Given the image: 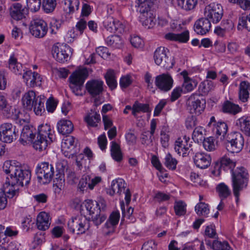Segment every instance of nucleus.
I'll return each mask as SVG.
<instances>
[{
    "label": "nucleus",
    "mask_w": 250,
    "mask_h": 250,
    "mask_svg": "<svg viewBox=\"0 0 250 250\" xmlns=\"http://www.w3.org/2000/svg\"><path fill=\"white\" fill-rule=\"evenodd\" d=\"M250 84L247 81H243L240 83L239 87V98L243 102L248 101L249 97V90Z\"/></svg>",
    "instance_id": "obj_31"
},
{
    "label": "nucleus",
    "mask_w": 250,
    "mask_h": 250,
    "mask_svg": "<svg viewBox=\"0 0 250 250\" xmlns=\"http://www.w3.org/2000/svg\"><path fill=\"white\" fill-rule=\"evenodd\" d=\"M226 148L231 153H238L243 148L244 140L242 134L238 132H233L228 134L225 140Z\"/></svg>",
    "instance_id": "obj_5"
},
{
    "label": "nucleus",
    "mask_w": 250,
    "mask_h": 250,
    "mask_svg": "<svg viewBox=\"0 0 250 250\" xmlns=\"http://www.w3.org/2000/svg\"><path fill=\"white\" fill-rule=\"evenodd\" d=\"M51 143L49 142L47 139L42 138V137L38 138L37 135L36 139L33 143V147L36 150L42 151L46 148L48 144Z\"/></svg>",
    "instance_id": "obj_42"
},
{
    "label": "nucleus",
    "mask_w": 250,
    "mask_h": 250,
    "mask_svg": "<svg viewBox=\"0 0 250 250\" xmlns=\"http://www.w3.org/2000/svg\"><path fill=\"white\" fill-rule=\"evenodd\" d=\"M101 120L100 114L96 111L91 110L90 112L84 117V121L87 125L92 127H96L97 124Z\"/></svg>",
    "instance_id": "obj_32"
},
{
    "label": "nucleus",
    "mask_w": 250,
    "mask_h": 250,
    "mask_svg": "<svg viewBox=\"0 0 250 250\" xmlns=\"http://www.w3.org/2000/svg\"><path fill=\"white\" fill-rule=\"evenodd\" d=\"M92 220L94 223L96 225L98 226L102 223L106 218V216L103 213L95 214L92 217Z\"/></svg>",
    "instance_id": "obj_59"
},
{
    "label": "nucleus",
    "mask_w": 250,
    "mask_h": 250,
    "mask_svg": "<svg viewBox=\"0 0 250 250\" xmlns=\"http://www.w3.org/2000/svg\"><path fill=\"white\" fill-rule=\"evenodd\" d=\"M103 82L99 80L88 81L86 84V88L89 93L95 97L101 93L103 90Z\"/></svg>",
    "instance_id": "obj_23"
},
{
    "label": "nucleus",
    "mask_w": 250,
    "mask_h": 250,
    "mask_svg": "<svg viewBox=\"0 0 250 250\" xmlns=\"http://www.w3.org/2000/svg\"><path fill=\"white\" fill-rule=\"evenodd\" d=\"M142 250H156V245L152 240L147 241L144 244Z\"/></svg>",
    "instance_id": "obj_64"
},
{
    "label": "nucleus",
    "mask_w": 250,
    "mask_h": 250,
    "mask_svg": "<svg viewBox=\"0 0 250 250\" xmlns=\"http://www.w3.org/2000/svg\"><path fill=\"white\" fill-rule=\"evenodd\" d=\"M183 91V89L180 87H177L174 88L171 94L170 100L171 102H174L177 100L181 95Z\"/></svg>",
    "instance_id": "obj_60"
},
{
    "label": "nucleus",
    "mask_w": 250,
    "mask_h": 250,
    "mask_svg": "<svg viewBox=\"0 0 250 250\" xmlns=\"http://www.w3.org/2000/svg\"><path fill=\"white\" fill-rule=\"evenodd\" d=\"M204 15L211 22L217 23L223 15V7L220 4L211 3L205 7Z\"/></svg>",
    "instance_id": "obj_9"
},
{
    "label": "nucleus",
    "mask_w": 250,
    "mask_h": 250,
    "mask_svg": "<svg viewBox=\"0 0 250 250\" xmlns=\"http://www.w3.org/2000/svg\"><path fill=\"white\" fill-rule=\"evenodd\" d=\"M196 85L197 83L190 79L184 81L182 84V89L184 92H188L191 91L196 86Z\"/></svg>",
    "instance_id": "obj_54"
},
{
    "label": "nucleus",
    "mask_w": 250,
    "mask_h": 250,
    "mask_svg": "<svg viewBox=\"0 0 250 250\" xmlns=\"http://www.w3.org/2000/svg\"><path fill=\"white\" fill-rule=\"evenodd\" d=\"M221 26L226 32H230L233 30L234 28V24L231 21H223L221 23Z\"/></svg>",
    "instance_id": "obj_61"
},
{
    "label": "nucleus",
    "mask_w": 250,
    "mask_h": 250,
    "mask_svg": "<svg viewBox=\"0 0 250 250\" xmlns=\"http://www.w3.org/2000/svg\"><path fill=\"white\" fill-rule=\"evenodd\" d=\"M167 49L164 47L157 48L154 53L155 63L166 69L172 67L173 62L167 55Z\"/></svg>",
    "instance_id": "obj_13"
},
{
    "label": "nucleus",
    "mask_w": 250,
    "mask_h": 250,
    "mask_svg": "<svg viewBox=\"0 0 250 250\" xmlns=\"http://www.w3.org/2000/svg\"><path fill=\"white\" fill-rule=\"evenodd\" d=\"M165 160L164 164L167 168L171 170L176 169L177 161L173 158L170 154L168 153L166 155Z\"/></svg>",
    "instance_id": "obj_51"
},
{
    "label": "nucleus",
    "mask_w": 250,
    "mask_h": 250,
    "mask_svg": "<svg viewBox=\"0 0 250 250\" xmlns=\"http://www.w3.org/2000/svg\"><path fill=\"white\" fill-rule=\"evenodd\" d=\"M150 111V110L148 104H141L136 101L132 106V114L135 117L140 112H149Z\"/></svg>",
    "instance_id": "obj_40"
},
{
    "label": "nucleus",
    "mask_w": 250,
    "mask_h": 250,
    "mask_svg": "<svg viewBox=\"0 0 250 250\" xmlns=\"http://www.w3.org/2000/svg\"><path fill=\"white\" fill-rule=\"evenodd\" d=\"M50 224L49 214L45 212H41L39 214L37 218V226L38 229L45 230L49 228Z\"/></svg>",
    "instance_id": "obj_27"
},
{
    "label": "nucleus",
    "mask_w": 250,
    "mask_h": 250,
    "mask_svg": "<svg viewBox=\"0 0 250 250\" xmlns=\"http://www.w3.org/2000/svg\"><path fill=\"white\" fill-rule=\"evenodd\" d=\"M2 168L8 175L3 188L0 189V210L4 209L7 206L6 197L12 198L17 196L20 188L27 186L31 177V170L29 168L17 165L13 161H5Z\"/></svg>",
    "instance_id": "obj_1"
},
{
    "label": "nucleus",
    "mask_w": 250,
    "mask_h": 250,
    "mask_svg": "<svg viewBox=\"0 0 250 250\" xmlns=\"http://www.w3.org/2000/svg\"><path fill=\"white\" fill-rule=\"evenodd\" d=\"M9 68L16 75H21L23 71L21 64L18 63L14 56H11L9 60Z\"/></svg>",
    "instance_id": "obj_39"
},
{
    "label": "nucleus",
    "mask_w": 250,
    "mask_h": 250,
    "mask_svg": "<svg viewBox=\"0 0 250 250\" xmlns=\"http://www.w3.org/2000/svg\"><path fill=\"white\" fill-rule=\"evenodd\" d=\"M36 133V129L32 126L26 125L22 129L20 142L24 144L27 141H33Z\"/></svg>",
    "instance_id": "obj_25"
},
{
    "label": "nucleus",
    "mask_w": 250,
    "mask_h": 250,
    "mask_svg": "<svg viewBox=\"0 0 250 250\" xmlns=\"http://www.w3.org/2000/svg\"><path fill=\"white\" fill-rule=\"evenodd\" d=\"M83 204L90 215L92 216L100 213V207L97 201L87 199L84 201Z\"/></svg>",
    "instance_id": "obj_33"
},
{
    "label": "nucleus",
    "mask_w": 250,
    "mask_h": 250,
    "mask_svg": "<svg viewBox=\"0 0 250 250\" xmlns=\"http://www.w3.org/2000/svg\"><path fill=\"white\" fill-rule=\"evenodd\" d=\"M68 229L72 233L83 234L89 228V222L84 216H78L68 222Z\"/></svg>",
    "instance_id": "obj_7"
},
{
    "label": "nucleus",
    "mask_w": 250,
    "mask_h": 250,
    "mask_svg": "<svg viewBox=\"0 0 250 250\" xmlns=\"http://www.w3.org/2000/svg\"><path fill=\"white\" fill-rule=\"evenodd\" d=\"M136 2L140 8V12H144L149 10L150 2L148 0H136Z\"/></svg>",
    "instance_id": "obj_57"
},
{
    "label": "nucleus",
    "mask_w": 250,
    "mask_h": 250,
    "mask_svg": "<svg viewBox=\"0 0 250 250\" xmlns=\"http://www.w3.org/2000/svg\"><path fill=\"white\" fill-rule=\"evenodd\" d=\"M235 4L238 5L241 9L244 10L250 9V0H237L235 1Z\"/></svg>",
    "instance_id": "obj_63"
},
{
    "label": "nucleus",
    "mask_w": 250,
    "mask_h": 250,
    "mask_svg": "<svg viewBox=\"0 0 250 250\" xmlns=\"http://www.w3.org/2000/svg\"><path fill=\"white\" fill-rule=\"evenodd\" d=\"M186 205L182 201L176 202L174 205L175 213L178 216L184 215L186 212Z\"/></svg>",
    "instance_id": "obj_55"
},
{
    "label": "nucleus",
    "mask_w": 250,
    "mask_h": 250,
    "mask_svg": "<svg viewBox=\"0 0 250 250\" xmlns=\"http://www.w3.org/2000/svg\"><path fill=\"white\" fill-rule=\"evenodd\" d=\"M140 13V19L142 25L147 29L153 28L155 25L156 21L151 12L149 10Z\"/></svg>",
    "instance_id": "obj_26"
},
{
    "label": "nucleus",
    "mask_w": 250,
    "mask_h": 250,
    "mask_svg": "<svg viewBox=\"0 0 250 250\" xmlns=\"http://www.w3.org/2000/svg\"><path fill=\"white\" fill-rule=\"evenodd\" d=\"M203 145L205 149L208 151H212L215 149V145L212 137H208L204 139Z\"/></svg>",
    "instance_id": "obj_56"
},
{
    "label": "nucleus",
    "mask_w": 250,
    "mask_h": 250,
    "mask_svg": "<svg viewBox=\"0 0 250 250\" xmlns=\"http://www.w3.org/2000/svg\"><path fill=\"white\" fill-rule=\"evenodd\" d=\"M18 233V230L16 228L12 226L7 227L4 230V235L7 237H15Z\"/></svg>",
    "instance_id": "obj_58"
},
{
    "label": "nucleus",
    "mask_w": 250,
    "mask_h": 250,
    "mask_svg": "<svg viewBox=\"0 0 250 250\" xmlns=\"http://www.w3.org/2000/svg\"><path fill=\"white\" fill-rule=\"evenodd\" d=\"M28 8L33 12L39 10L41 6V0H26Z\"/></svg>",
    "instance_id": "obj_53"
},
{
    "label": "nucleus",
    "mask_w": 250,
    "mask_h": 250,
    "mask_svg": "<svg viewBox=\"0 0 250 250\" xmlns=\"http://www.w3.org/2000/svg\"><path fill=\"white\" fill-rule=\"evenodd\" d=\"M185 124L188 129H192L196 125V117L193 115L187 117Z\"/></svg>",
    "instance_id": "obj_62"
},
{
    "label": "nucleus",
    "mask_w": 250,
    "mask_h": 250,
    "mask_svg": "<svg viewBox=\"0 0 250 250\" xmlns=\"http://www.w3.org/2000/svg\"><path fill=\"white\" fill-rule=\"evenodd\" d=\"M111 155L112 158L117 162H120L123 159V155L120 146L115 141L111 142Z\"/></svg>",
    "instance_id": "obj_37"
},
{
    "label": "nucleus",
    "mask_w": 250,
    "mask_h": 250,
    "mask_svg": "<svg viewBox=\"0 0 250 250\" xmlns=\"http://www.w3.org/2000/svg\"><path fill=\"white\" fill-rule=\"evenodd\" d=\"M222 110L224 113L234 115L241 112L242 108L238 104L227 101L223 104Z\"/></svg>",
    "instance_id": "obj_30"
},
{
    "label": "nucleus",
    "mask_w": 250,
    "mask_h": 250,
    "mask_svg": "<svg viewBox=\"0 0 250 250\" xmlns=\"http://www.w3.org/2000/svg\"><path fill=\"white\" fill-rule=\"evenodd\" d=\"M217 190L218 192L219 196L222 199L227 198L231 193L228 187L224 183L219 184L217 187Z\"/></svg>",
    "instance_id": "obj_49"
},
{
    "label": "nucleus",
    "mask_w": 250,
    "mask_h": 250,
    "mask_svg": "<svg viewBox=\"0 0 250 250\" xmlns=\"http://www.w3.org/2000/svg\"><path fill=\"white\" fill-rule=\"evenodd\" d=\"M18 133V130L12 124H3L0 126V140L4 143H10L16 139Z\"/></svg>",
    "instance_id": "obj_12"
},
{
    "label": "nucleus",
    "mask_w": 250,
    "mask_h": 250,
    "mask_svg": "<svg viewBox=\"0 0 250 250\" xmlns=\"http://www.w3.org/2000/svg\"><path fill=\"white\" fill-rule=\"evenodd\" d=\"M45 100L42 99L41 96L36 97V94L33 90L26 92L22 98V103L24 107L31 110L33 109L34 112L37 115H41L45 111L44 103Z\"/></svg>",
    "instance_id": "obj_2"
},
{
    "label": "nucleus",
    "mask_w": 250,
    "mask_h": 250,
    "mask_svg": "<svg viewBox=\"0 0 250 250\" xmlns=\"http://www.w3.org/2000/svg\"><path fill=\"white\" fill-rule=\"evenodd\" d=\"M101 181V178L100 177H96L91 179L89 175H84L81 179L78 186V188L82 192L87 190L88 188L92 190Z\"/></svg>",
    "instance_id": "obj_18"
},
{
    "label": "nucleus",
    "mask_w": 250,
    "mask_h": 250,
    "mask_svg": "<svg viewBox=\"0 0 250 250\" xmlns=\"http://www.w3.org/2000/svg\"><path fill=\"white\" fill-rule=\"evenodd\" d=\"M177 6L186 11L193 10L198 3V0H176Z\"/></svg>",
    "instance_id": "obj_34"
},
{
    "label": "nucleus",
    "mask_w": 250,
    "mask_h": 250,
    "mask_svg": "<svg viewBox=\"0 0 250 250\" xmlns=\"http://www.w3.org/2000/svg\"><path fill=\"white\" fill-rule=\"evenodd\" d=\"M28 13V9L23 7L20 3L13 4L10 8V14L11 17L17 21L22 20Z\"/></svg>",
    "instance_id": "obj_21"
},
{
    "label": "nucleus",
    "mask_w": 250,
    "mask_h": 250,
    "mask_svg": "<svg viewBox=\"0 0 250 250\" xmlns=\"http://www.w3.org/2000/svg\"><path fill=\"white\" fill-rule=\"evenodd\" d=\"M56 5V0H43V8L46 13L52 12L55 9Z\"/></svg>",
    "instance_id": "obj_50"
},
{
    "label": "nucleus",
    "mask_w": 250,
    "mask_h": 250,
    "mask_svg": "<svg viewBox=\"0 0 250 250\" xmlns=\"http://www.w3.org/2000/svg\"><path fill=\"white\" fill-rule=\"evenodd\" d=\"M189 138L184 136L183 138H178L175 143V150L179 155L186 157L192 151L191 148V144L189 143Z\"/></svg>",
    "instance_id": "obj_15"
},
{
    "label": "nucleus",
    "mask_w": 250,
    "mask_h": 250,
    "mask_svg": "<svg viewBox=\"0 0 250 250\" xmlns=\"http://www.w3.org/2000/svg\"><path fill=\"white\" fill-rule=\"evenodd\" d=\"M48 31L47 24L44 21L41 19L32 20L29 25V31L35 38H42Z\"/></svg>",
    "instance_id": "obj_11"
},
{
    "label": "nucleus",
    "mask_w": 250,
    "mask_h": 250,
    "mask_svg": "<svg viewBox=\"0 0 250 250\" xmlns=\"http://www.w3.org/2000/svg\"><path fill=\"white\" fill-rule=\"evenodd\" d=\"M22 78L26 85L28 87H34L41 85L42 78L36 72H32L31 70L26 71L23 73Z\"/></svg>",
    "instance_id": "obj_19"
},
{
    "label": "nucleus",
    "mask_w": 250,
    "mask_h": 250,
    "mask_svg": "<svg viewBox=\"0 0 250 250\" xmlns=\"http://www.w3.org/2000/svg\"><path fill=\"white\" fill-rule=\"evenodd\" d=\"M88 76L86 69L76 70L69 77V87L73 93L77 96H83L82 89L85 79Z\"/></svg>",
    "instance_id": "obj_3"
},
{
    "label": "nucleus",
    "mask_w": 250,
    "mask_h": 250,
    "mask_svg": "<svg viewBox=\"0 0 250 250\" xmlns=\"http://www.w3.org/2000/svg\"><path fill=\"white\" fill-rule=\"evenodd\" d=\"M244 28L250 31V13L246 17H240L239 18L237 29L242 30Z\"/></svg>",
    "instance_id": "obj_44"
},
{
    "label": "nucleus",
    "mask_w": 250,
    "mask_h": 250,
    "mask_svg": "<svg viewBox=\"0 0 250 250\" xmlns=\"http://www.w3.org/2000/svg\"><path fill=\"white\" fill-rule=\"evenodd\" d=\"M240 129L246 133L250 132V119L244 117L240 118L237 123Z\"/></svg>",
    "instance_id": "obj_47"
},
{
    "label": "nucleus",
    "mask_w": 250,
    "mask_h": 250,
    "mask_svg": "<svg viewBox=\"0 0 250 250\" xmlns=\"http://www.w3.org/2000/svg\"><path fill=\"white\" fill-rule=\"evenodd\" d=\"M103 26L107 31L111 33H123L125 31V25L119 21L111 16L104 19Z\"/></svg>",
    "instance_id": "obj_14"
},
{
    "label": "nucleus",
    "mask_w": 250,
    "mask_h": 250,
    "mask_svg": "<svg viewBox=\"0 0 250 250\" xmlns=\"http://www.w3.org/2000/svg\"><path fill=\"white\" fill-rule=\"evenodd\" d=\"M213 131L216 135L220 137V139L225 140L227 136L228 125L226 123L223 122H218L216 125L213 127Z\"/></svg>",
    "instance_id": "obj_35"
},
{
    "label": "nucleus",
    "mask_w": 250,
    "mask_h": 250,
    "mask_svg": "<svg viewBox=\"0 0 250 250\" xmlns=\"http://www.w3.org/2000/svg\"><path fill=\"white\" fill-rule=\"evenodd\" d=\"M195 210L198 215L206 216L209 213V209L208 204L200 202L195 207Z\"/></svg>",
    "instance_id": "obj_48"
},
{
    "label": "nucleus",
    "mask_w": 250,
    "mask_h": 250,
    "mask_svg": "<svg viewBox=\"0 0 250 250\" xmlns=\"http://www.w3.org/2000/svg\"><path fill=\"white\" fill-rule=\"evenodd\" d=\"M64 174L59 172L56 174V177L54 180L53 188L56 193L59 194L64 188Z\"/></svg>",
    "instance_id": "obj_36"
},
{
    "label": "nucleus",
    "mask_w": 250,
    "mask_h": 250,
    "mask_svg": "<svg viewBox=\"0 0 250 250\" xmlns=\"http://www.w3.org/2000/svg\"><path fill=\"white\" fill-rule=\"evenodd\" d=\"M36 174L38 181L41 184H48L51 181L54 176V167L48 162L40 163L37 167Z\"/></svg>",
    "instance_id": "obj_6"
},
{
    "label": "nucleus",
    "mask_w": 250,
    "mask_h": 250,
    "mask_svg": "<svg viewBox=\"0 0 250 250\" xmlns=\"http://www.w3.org/2000/svg\"><path fill=\"white\" fill-rule=\"evenodd\" d=\"M156 86L161 91L167 92L172 87L173 80L168 73H164L155 77Z\"/></svg>",
    "instance_id": "obj_16"
},
{
    "label": "nucleus",
    "mask_w": 250,
    "mask_h": 250,
    "mask_svg": "<svg viewBox=\"0 0 250 250\" xmlns=\"http://www.w3.org/2000/svg\"><path fill=\"white\" fill-rule=\"evenodd\" d=\"M72 123L67 120H61L57 124V129L59 133L64 135L71 133L73 130Z\"/></svg>",
    "instance_id": "obj_28"
},
{
    "label": "nucleus",
    "mask_w": 250,
    "mask_h": 250,
    "mask_svg": "<svg viewBox=\"0 0 250 250\" xmlns=\"http://www.w3.org/2000/svg\"><path fill=\"white\" fill-rule=\"evenodd\" d=\"M204 133L205 129L203 127H197L193 132L192 139L195 142L201 143L205 139Z\"/></svg>",
    "instance_id": "obj_46"
},
{
    "label": "nucleus",
    "mask_w": 250,
    "mask_h": 250,
    "mask_svg": "<svg viewBox=\"0 0 250 250\" xmlns=\"http://www.w3.org/2000/svg\"><path fill=\"white\" fill-rule=\"evenodd\" d=\"M194 162L196 167L204 169L210 166L211 157L205 153H196L193 157Z\"/></svg>",
    "instance_id": "obj_22"
},
{
    "label": "nucleus",
    "mask_w": 250,
    "mask_h": 250,
    "mask_svg": "<svg viewBox=\"0 0 250 250\" xmlns=\"http://www.w3.org/2000/svg\"><path fill=\"white\" fill-rule=\"evenodd\" d=\"M120 215L119 211H113L110 215L108 220L105 224L107 228H111L117 225L119 222Z\"/></svg>",
    "instance_id": "obj_45"
},
{
    "label": "nucleus",
    "mask_w": 250,
    "mask_h": 250,
    "mask_svg": "<svg viewBox=\"0 0 250 250\" xmlns=\"http://www.w3.org/2000/svg\"><path fill=\"white\" fill-rule=\"evenodd\" d=\"M248 173L245 168L237 167L232 172V185L236 202L238 201L239 192L247 186Z\"/></svg>",
    "instance_id": "obj_4"
},
{
    "label": "nucleus",
    "mask_w": 250,
    "mask_h": 250,
    "mask_svg": "<svg viewBox=\"0 0 250 250\" xmlns=\"http://www.w3.org/2000/svg\"><path fill=\"white\" fill-rule=\"evenodd\" d=\"M126 188L125 181L121 178H118L112 181L111 185V188L109 189L107 193L113 196L116 193L121 195L125 191Z\"/></svg>",
    "instance_id": "obj_24"
},
{
    "label": "nucleus",
    "mask_w": 250,
    "mask_h": 250,
    "mask_svg": "<svg viewBox=\"0 0 250 250\" xmlns=\"http://www.w3.org/2000/svg\"><path fill=\"white\" fill-rule=\"evenodd\" d=\"M211 27V22L205 16L196 21L194 25V31L202 35L208 32Z\"/></svg>",
    "instance_id": "obj_20"
},
{
    "label": "nucleus",
    "mask_w": 250,
    "mask_h": 250,
    "mask_svg": "<svg viewBox=\"0 0 250 250\" xmlns=\"http://www.w3.org/2000/svg\"><path fill=\"white\" fill-rule=\"evenodd\" d=\"M79 4L78 0H64L63 10L66 13L71 14L75 12V9H79Z\"/></svg>",
    "instance_id": "obj_38"
},
{
    "label": "nucleus",
    "mask_w": 250,
    "mask_h": 250,
    "mask_svg": "<svg viewBox=\"0 0 250 250\" xmlns=\"http://www.w3.org/2000/svg\"><path fill=\"white\" fill-rule=\"evenodd\" d=\"M78 140L72 136L64 138L62 143V150L64 155L68 157L73 158L80 151Z\"/></svg>",
    "instance_id": "obj_8"
},
{
    "label": "nucleus",
    "mask_w": 250,
    "mask_h": 250,
    "mask_svg": "<svg viewBox=\"0 0 250 250\" xmlns=\"http://www.w3.org/2000/svg\"><path fill=\"white\" fill-rule=\"evenodd\" d=\"M38 138L47 139L49 142H52L55 140V136L51 133V126L47 125H42L39 126Z\"/></svg>",
    "instance_id": "obj_29"
},
{
    "label": "nucleus",
    "mask_w": 250,
    "mask_h": 250,
    "mask_svg": "<svg viewBox=\"0 0 250 250\" xmlns=\"http://www.w3.org/2000/svg\"><path fill=\"white\" fill-rule=\"evenodd\" d=\"M212 248L214 250H232L227 242H222L217 240L213 241Z\"/></svg>",
    "instance_id": "obj_52"
},
{
    "label": "nucleus",
    "mask_w": 250,
    "mask_h": 250,
    "mask_svg": "<svg viewBox=\"0 0 250 250\" xmlns=\"http://www.w3.org/2000/svg\"><path fill=\"white\" fill-rule=\"evenodd\" d=\"M106 42L108 45L114 48H120L123 44V41L118 35H112L107 37Z\"/></svg>",
    "instance_id": "obj_43"
},
{
    "label": "nucleus",
    "mask_w": 250,
    "mask_h": 250,
    "mask_svg": "<svg viewBox=\"0 0 250 250\" xmlns=\"http://www.w3.org/2000/svg\"><path fill=\"white\" fill-rule=\"evenodd\" d=\"M188 107L190 113L199 115L204 111L206 101L203 99H195L194 95H191L188 100Z\"/></svg>",
    "instance_id": "obj_17"
},
{
    "label": "nucleus",
    "mask_w": 250,
    "mask_h": 250,
    "mask_svg": "<svg viewBox=\"0 0 250 250\" xmlns=\"http://www.w3.org/2000/svg\"><path fill=\"white\" fill-rule=\"evenodd\" d=\"M71 54V48L66 44L57 43L52 47L53 57L60 62H67Z\"/></svg>",
    "instance_id": "obj_10"
},
{
    "label": "nucleus",
    "mask_w": 250,
    "mask_h": 250,
    "mask_svg": "<svg viewBox=\"0 0 250 250\" xmlns=\"http://www.w3.org/2000/svg\"><path fill=\"white\" fill-rule=\"evenodd\" d=\"M104 77L109 88L112 90L115 89L117 86V83L115 79L114 71L112 70H108Z\"/></svg>",
    "instance_id": "obj_41"
}]
</instances>
